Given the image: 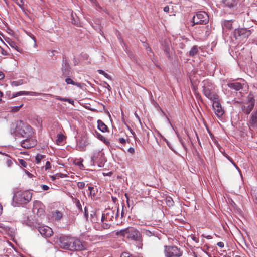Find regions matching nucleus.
<instances>
[{
	"instance_id": "f03ea898",
	"label": "nucleus",
	"mask_w": 257,
	"mask_h": 257,
	"mask_svg": "<svg viewBox=\"0 0 257 257\" xmlns=\"http://www.w3.org/2000/svg\"><path fill=\"white\" fill-rule=\"evenodd\" d=\"M32 196V193L28 190H14L12 202L13 206H19L28 203L31 200Z\"/></svg>"
},
{
	"instance_id": "58836bf2",
	"label": "nucleus",
	"mask_w": 257,
	"mask_h": 257,
	"mask_svg": "<svg viewBox=\"0 0 257 257\" xmlns=\"http://www.w3.org/2000/svg\"><path fill=\"white\" fill-rule=\"evenodd\" d=\"M45 168V170L46 171L48 170V169H50L51 167V163L49 161H47L46 162V164L45 166L44 167Z\"/></svg>"
},
{
	"instance_id": "4c0bfd02",
	"label": "nucleus",
	"mask_w": 257,
	"mask_h": 257,
	"mask_svg": "<svg viewBox=\"0 0 257 257\" xmlns=\"http://www.w3.org/2000/svg\"><path fill=\"white\" fill-rule=\"evenodd\" d=\"M65 82L67 84H74V81L70 78H67L65 79Z\"/></svg>"
},
{
	"instance_id": "e433bc0d",
	"label": "nucleus",
	"mask_w": 257,
	"mask_h": 257,
	"mask_svg": "<svg viewBox=\"0 0 257 257\" xmlns=\"http://www.w3.org/2000/svg\"><path fill=\"white\" fill-rule=\"evenodd\" d=\"M143 46L146 48V49L148 51H149L150 53H153V51L151 49V48L149 46L148 43L146 42L143 43Z\"/></svg>"
},
{
	"instance_id": "4468645a",
	"label": "nucleus",
	"mask_w": 257,
	"mask_h": 257,
	"mask_svg": "<svg viewBox=\"0 0 257 257\" xmlns=\"http://www.w3.org/2000/svg\"><path fill=\"white\" fill-rule=\"evenodd\" d=\"M218 100V99L217 100H212L213 101L212 106L215 114L218 117H221L223 115L224 111Z\"/></svg>"
},
{
	"instance_id": "f704fd0d",
	"label": "nucleus",
	"mask_w": 257,
	"mask_h": 257,
	"mask_svg": "<svg viewBox=\"0 0 257 257\" xmlns=\"http://www.w3.org/2000/svg\"><path fill=\"white\" fill-rule=\"evenodd\" d=\"M56 219L60 220L62 217V213L59 211H56L55 215Z\"/></svg>"
},
{
	"instance_id": "2eb2a0df",
	"label": "nucleus",
	"mask_w": 257,
	"mask_h": 257,
	"mask_svg": "<svg viewBox=\"0 0 257 257\" xmlns=\"http://www.w3.org/2000/svg\"><path fill=\"white\" fill-rule=\"evenodd\" d=\"M105 215L106 222H110L113 221L114 216L115 215V217H117L118 214V209H117V211L115 212V210L112 209H108L104 211Z\"/></svg>"
},
{
	"instance_id": "b1692460",
	"label": "nucleus",
	"mask_w": 257,
	"mask_h": 257,
	"mask_svg": "<svg viewBox=\"0 0 257 257\" xmlns=\"http://www.w3.org/2000/svg\"><path fill=\"white\" fill-rule=\"evenodd\" d=\"M198 50L197 46H194L189 51V54L190 57H193L194 56L196 55L198 53Z\"/></svg>"
},
{
	"instance_id": "5fc2aeb1",
	"label": "nucleus",
	"mask_w": 257,
	"mask_h": 257,
	"mask_svg": "<svg viewBox=\"0 0 257 257\" xmlns=\"http://www.w3.org/2000/svg\"><path fill=\"white\" fill-rule=\"evenodd\" d=\"M105 87L107 88L108 90H110L111 88L110 86L106 82L105 83Z\"/></svg>"
},
{
	"instance_id": "0eeeda50",
	"label": "nucleus",
	"mask_w": 257,
	"mask_h": 257,
	"mask_svg": "<svg viewBox=\"0 0 257 257\" xmlns=\"http://www.w3.org/2000/svg\"><path fill=\"white\" fill-rule=\"evenodd\" d=\"M164 252L167 257H180L182 252L176 246H165Z\"/></svg>"
},
{
	"instance_id": "603ef678",
	"label": "nucleus",
	"mask_w": 257,
	"mask_h": 257,
	"mask_svg": "<svg viewBox=\"0 0 257 257\" xmlns=\"http://www.w3.org/2000/svg\"><path fill=\"white\" fill-rule=\"evenodd\" d=\"M217 246L220 248H223L224 247V244L222 242H219L217 243Z\"/></svg>"
},
{
	"instance_id": "f8f14e48",
	"label": "nucleus",
	"mask_w": 257,
	"mask_h": 257,
	"mask_svg": "<svg viewBox=\"0 0 257 257\" xmlns=\"http://www.w3.org/2000/svg\"><path fill=\"white\" fill-rule=\"evenodd\" d=\"M71 68L69 65V62L65 56L62 58V63L61 70L63 75L65 76H68L71 73Z\"/></svg>"
},
{
	"instance_id": "aec40b11",
	"label": "nucleus",
	"mask_w": 257,
	"mask_h": 257,
	"mask_svg": "<svg viewBox=\"0 0 257 257\" xmlns=\"http://www.w3.org/2000/svg\"><path fill=\"white\" fill-rule=\"evenodd\" d=\"M6 41L11 47L14 48L18 52H21L22 51V49L18 46L16 43L12 41L11 39L9 38L8 40H6Z\"/></svg>"
},
{
	"instance_id": "a18cd8bd",
	"label": "nucleus",
	"mask_w": 257,
	"mask_h": 257,
	"mask_svg": "<svg viewBox=\"0 0 257 257\" xmlns=\"http://www.w3.org/2000/svg\"><path fill=\"white\" fill-rule=\"evenodd\" d=\"M132 255L128 252H124L121 254L120 257H131Z\"/></svg>"
},
{
	"instance_id": "20e7f679",
	"label": "nucleus",
	"mask_w": 257,
	"mask_h": 257,
	"mask_svg": "<svg viewBox=\"0 0 257 257\" xmlns=\"http://www.w3.org/2000/svg\"><path fill=\"white\" fill-rule=\"evenodd\" d=\"M16 132L22 137L29 138L33 134V128L29 125L25 124L22 120H19L16 124Z\"/></svg>"
},
{
	"instance_id": "bb28decb",
	"label": "nucleus",
	"mask_w": 257,
	"mask_h": 257,
	"mask_svg": "<svg viewBox=\"0 0 257 257\" xmlns=\"http://www.w3.org/2000/svg\"><path fill=\"white\" fill-rule=\"evenodd\" d=\"M45 157V155H41V154H37V156L35 157V162L36 164H39L41 160Z\"/></svg>"
},
{
	"instance_id": "5701e85b",
	"label": "nucleus",
	"mask_w": 257,
	"mask_h": 257,
	"mask_svg": "<svg viewBox=\"0 0 257 257\" xmlns=\"http://www.w3.org/2000/svg\"><path fill=\"white\" fill-rule=\"evenodd\" d=\"M96 135L97 137L99 140L102 141L103 143H104L106 145L109 144L110 143H109V141L107 140L106 139H105V138L103 136H102L101 134H100L99 133L96 132Z\"/></svg>"
},
{
	"instance_id": "69168bd1",
	"label": "nucleus",
	"mask_w": 257,
	"mask_h": 257,
	"mask_svg": "<svg viewBox=\"0 0 257 257\" xmlns=\"http://www.w3.org/2000/svg\"><path fill=\"white\" fill-rule=\"evenodd\" d=\"M124 214V209H123V208L122 210V211H121V216L123 217Z\"/></svg>"
},
{
	"instance_id": "6e6552de",
	"label": "nucleus",
	"mask_w": 257,
	"mask_h": 257,
	"mask_svg": "<svg viewBox=\"0 0 257 257\" xmlns=\"http://www.w3.org/2000/svg\"><path fill=\"white\" fill-rule=\"evenodd\" d=\"M255 104V99L251 93H249L247 97V102L245 105L241 107L242 111L246 114H249L253 108Z\"/></svg>"
},
{
	"instance_id": "680f3d73",
	"label": "nucleus",
	"mask_w": 257,
	"mask_h": 257,
	"mask_svg": "<svg viewBox=\"0 0 257 257\" xmlns=\"http://www.w3.org/2000/svg\"><path fill=\"white\" fill-rule=\"evenodd\" d=\"M230 204L232 205V207H235L236 205L235 204V203L233 201L231 200L230 202Z\"/></svg>"
},
{
	"instance_id": "de8ad7c7",
	"label": "nucleus",
	"mask_w": 257,
	"mask_h": 257,
	"mask_svg": "<svg viewBox=\"0 0 257 257\" xmlns=\"http://www.w3.org/2000/svg\"><path fill=\"white\" fill-rule=\"evenodd\" d=\"M128 152L130 153H131V154H134V153H135V149H134V148H133V147H130V148H128Z\"/></svg>"
},
{
	"instance_id": "39448f33",
	"label": "nucleus",
	"mask_w": 257,
	"mask_h": 257,
	"mask_svg": "<svg viewBox=\"0 0 257 257\" xmlns=\"http://www.w3.org/2000/svg\"><path fill=\"white\" fill-rule=\"evenodd\" d=\"M203 83V93L204 95L211 100H217L218 99V95L213 92L214 85L208 80H204Z\"/></svg>"
},
{
	"instance_id": "a19ab883",
	"label": "nucleus",
	"mask_w": 257,
	"mask_h": 257,
	"mask_svg": "<svg viewBox=\"0 0 257 257\" xmlns=\"http://www.w3.org/2000/svg\"><path fill=\"white\" fill-rule=\"evenodd\" d=\"M88 189L90 191V194L91 195H92L93 196H94L95 195V192L94 190V187L91 186L88 187Z\"/></svg>"
},
{
	"instance_id": "c03bdc74",
	"label": "nucleus",
	"mask_w": 257,
	"mask_h": 257,
	"mask_svg": "<svg viewBox=\"0 0 257 257\" xmlns=\"http://www.w3.org/2000/svg\"><path fill=\"white\" fill-rule=\"evenodd\" d=\"M6 163L8 167H11L13 164L12 161L10 159H7Z\"/></svg>"
},
{
	"instance_id": "052dcab7",
	"label": "nucleus",
	"mask_w": 257,
	"mask_h": 257,
	"mask_svg": "<svg viewBox=\"0 0 257 257\" xmlns=\"http://www.w3.org/2000/svg\"><path fill=\"white\" fill-rule=\"evenodd\" d=\"M73 85L77 86V87H81V84L80 83H77V82H74V84Z\"/></svg>"
},
{
	"instance_id": "3c124183",
	"label": "nucleus",
	"mask_w": 257,
	"mask_h": 257,
	"mask_svg": "<svg viewBox=\"0 0 257 257\" xmlns=\"http://www.w3.org/2000/svg\"><path fill=\"white\" fill-rule=\"evenodd\" d=\"M119 142L121 144H125L126 143V140L123 138H119Z\"/></svg>"
},
{
	"instance_id": "72a5a7b5",
	"label": "nucleus",
	"mask_w": 257,
	"mask_h": 257,
	"mask_svg": "<svg viewBox=\"0 0 257 257\" xmlns=\"http://www.w3.org/2000/svg\"><path fill=\"white\" fill-rule=\"evenodd\" d=\"M16 4L18 5V6L21 8L22 9H24V1L23 0H17L15 2Z\"/></svg>"
},
{
	"instance_id": "f3484780",
	"label": "nucleus",
	"mask_w": 257,
	"mask_h": 257,
	"mask_svg": "<svg viewBox=\"0 0 257 257\" xmlns=\"http://www.w3.org/2000/svg\"><path fill=\"white\" fill-rule=\"evenodd\" d=\"M29 94H30L31 95H41V93H37L36 92H29V91H19V92H18L13 94L12 96H11V97L10 98H13L14 97H18L20 95H28Z\"/></svg>"
},
{
	"instance_id": "6e6d98bb",
	"label": "nucleus",
	"mask_w": 257,
	"mask_h": 257,
	"mask_svg": "<svg viewBox=\"0 0 257 257\" xmlns=\"http://www.w3.org/2000/svg\"><path fill=\"white\" fill-rule=\"evenodd\" d=\"M65 99L66 100H65V102H68L70 104H73V103L74 102V101L72 100V99H68V98H65Z\"/></svg>"
},
{
	"instance_id": "4d7b16f0",
	"label": "nucleus",
	"mask_w": 257,
	"mask_h": 257,
	"mask_svg": "<svg viewBox=\"0 0 257 257\" xmlns=\"http://www.w3.org/2000/svg\"><path fill=\"white\" fill-rule=\"evenodd\" d=\"M169 11V7L168 6H166L164 8V11L165 12H168Z\"/></svg>"
},
{
	"instance_id": "0e129e2a",
	"label": "nucleus",
	"mask_w": 257,
	"mask_h": 257,
	"mask_svg": "<svg viewBox=\"0 0 257 257\" xmlns=\"http://www.w3.org/2000/svg\"><path fill=\"white\" fill-rule=\"evenodd\" d=\"M3 96V93L0 91V102H2V97Z\"/></svg>"
},
{
	"instance_id": "c85d7f7f",
	"label": "nucleus",
	"mask_w": 257,
	"mask_h": 257,
	"mask_svg": "<svg viewBox=\"0 0 257 257\" xmlns=\"http://www.w3.org/2000/svg\"><path fill=\"white\" fill-rule=\"evenodd\" d=\"M23 80L20 79L17 81H13L11 82V84L12 86H18L19 85L23 84Z\"/></svg>"
},
{
	"instance_id": "c9c22d12",
	"label": "nucleus",
	"mask_w": 257,
	"mask_h": 257,
	"mask_svg": "<svg viewBox=\"0 0 257 257\" xmlns=\"http://www.w3.org/2000/svg\"><path fill=\"white\" fill-rule=\"evenodd\" d=\"M19 162L21 166L23 167H27V162L23 159H19Z\"/></svg>"
},
{
	"instance_id": "7ed1b4c3",
	"label": "nucleus",
	"mask_w": 257,
	"mask_h": 257,
	"mask_svg": "<svg viewBox=\"0 0 257 257\" xmlns=\"http://www.w3.org/2000/svg\"><path fill=\"white\" fill-rule=\"evenodd\" d=\"M116 235L136 241H139L141 239V233L134 227H128L118 231L116 232Z\"/></svg>"
},
{
	"instance_id": "412c9836",
	"label": "nucleus",
	"mask_w": 257,
	"mask_h": 257,
	"mask_svg": "<svg viewBox=\"0 0 257 257\" xmlns=\"http://www.w3.org/2000/svg\"><path fill=\"white\" fill-rule=\"evenodd\" d=\"M98 128L102 132H106L108 131V127L107 125L101 120L97 121Z\"/></svg>"
},
{
	"instance_id": "bf43d9fd",
	"label": "nucleus",
	"mask_w": 257,
	"mask_h": 257,
	"mask_svg": "<svg viewBox=\"0 0 257 257\" xmlns=\"http://www.w3.org/2000/svg\"><path fill=\"white\" fill-rule=\"evenodd\" d=\"M4 74L2 72L0 71V80L3 79L4 78Z\"/></svg>"
},
{
	"instance_id": "774afa93",
	"label": "nucleus",
	"mask_w": 257,
	"mask_h": 257,
	"mask_svg": "<svg viewBox=\"0 0 257 257\" xmlns=\"http://www.w3.org/2000/svg\"><path fill=\"white\" fill-rule=\"evenodd\" d=\"M146 234L147 235H149V234H151V232L150 231H146Z\"/></svg>"
},
{
	"instance_id": "e2e57ef3",
	"label": "nucleus",
	"mask_w": 257,
	"mask_h": 257,
	"mask_svg": "<svg viewBox=\"0 0 257 257\" xmlns=\"http://www.w3.org/2000/svg\"><path fill=\"white\" fill-rule=\"evenodd\" d=\"M203 236L207 239H208L212 238V237L210 235L204 236V235H203Z\"/></svg>"
},
{
	"instance_id": "ea45409f",
	"label": "nucleus",
	"mask_w": 257,
	"mask_h": 257,
	"mask_svg": "<svg viewBox=\"0 0 257 257\" xmlns=\"http://www.w3.org/2000/svg\"><path fill=\"white\" fill-rule=\"evenodd\" d=\"M22 106H23V104H21L20 106H15V107H13L12 111L14 112H17L22 107Z\"/></svg>"
},
{
	"instance_id": "338daca9",
	"label": "nucleus",
	"mask_w": 257,
	"mask_h": 257,
	"mask_svg": "<svg viewBox=\"0 0 257 257\" xmlns=\"http://www.w3.org/2000/svg\"><path fill=\"white\" fill-rule=\"evenodd\" d=\"M2 205L0 204V215L2 213Z\"/></svg>"
},
{
	"instance_id": "1a4fd4ad",
	"label": "nucleus",
	"mask_w": 257,
	"mask_h": 257,
	"mask_svg": "<svg viewBox=\"0 0 257 257\" xmlns=\"http://www.w3.org/2000/svg\"><path fill=\"white\" fill-rule=\"evenodd\" d=\"M251 34V30L246 28H239L234 31V35L236 39L243 40L247 38Z\"/></svg>"
},
{
	"instance_id": "8fccbe9b",
	"label": "nucleus",
	"mask_w": 257,
	"mask_h": 257,
	"mask_svg": "<svg viewBox=\"0 0 257 257\" xmlns=\"http://www.w3.org/2000/svg\"><path fill=\"white\" fill-rule=\"evenodd\" d=\"M41 187L43 190H48L49 189V186L46 185H42Z\"/></svg>"
},
{
	"instance_id": "c756f323",
	"label": "nucleus",
	"mask_w": 257,
	"mask_h": 257,
	"mask_svg": "<svg viewBox=\"0 0 257 257\" xmlns=\"http://www.w3.org/2000/svg\"><path fill=\"white\" fill-rule=\"evenodd\" d=\"M97 72L99 74L103 75L107 79L111 80V77L107 73H105L103 70L99 69L97 70Z\"/></svg>"
},
{
	"instance_id": "13d9d810",
	"label": "nucleus",
	"mask_w": 257,
	"mask_h": 257,
	"mask_svg": "<svg viewBox=\"0 0 257 257\" xmlns=\"http://www.w3.org/2000/svg\"><path fill=\"white\" fill-rule=\"evenodd\" d=\"M101 221L102 222H104V221H106L105 215L104 212L102 214V217H101Z\"/></svg>"
},
{
	"instance_id": "a211bd4d",
	"label": "nucleus",
	"mask_w": 257,
	"mask_h": 257,
	"mask_svg": "<svg viewBox=\"0 0 257 257\" xmlns=\"http://www.w3.org/2000/svg\"><path fill=\"white\" fill-rule=\"evenodd\" d=\"M249 124L253 128H257V109L251 114Z\"/></svg>"
},
{
	"instance_id": "864d4df0",
	"label": "nucleus",
	"mask_w": 257,
	"mask_h": 257,
	"mask_svg": "<svg viewBox=\"0 0 257 257\" xmlns=\"http://www.w3.org/2000/svg\"><path fill=\"white\" fill-rule=\"evenodd\" d=\"M1 54L3 55L6 56L8 55V53H7V52L3 48L1 47Z\"/></svg>"
},
{
	"instance_id": "f257e3e1",
	"label": "nucleus",
	"mask_w": 257,
	"mask_h": 257,
	"mask_svg": "<svg viewBox=\"0 0 257 257\" xmlns=\"http://www.w3.org/2000/svg\"><path fill=\"white\" fill-rule=\"evenodd\" d=\"M57 243L60 248L71 251H81L86 248L79 239L71 235H61Z\"/></svg>"
},
{
	"instance_id": "9d476101",
	"label": "nucleus",
	"mask_w": 257,
	"mask_h": 257,
	"mask_svg": "<svg viewBox=\"0 0 257 257\" xmlns=\"http://www.w3.org/2000/svg\"><path fill=\"white\" fill-rule=\"evenodd\" d=\"M36 227L41 235L45 238L50 237L53 234L52 229L47 226L38 225Z\"/></svg>"
},
{
	"instance_id": "393cba45",
	"label": "nucleus",
	"mask_w": 257,
	"mask_h": 257,
	"mask_svg": "<svg viewBox=\"0 0 257 257\" xmlns=\"http://www.w3.org/2000/svg\"><path fill=\"white\" fill-rule=\"evenodd\" d=\"M166 204L170 207L173 206L174 204V202L172 198L169 196L166 197Z\"/></svg>"
},
{
	"instance_id": "a878e982",
	"label": "nucleus",
	"mask_w": 257,
	"mask_h": 257,
	"mask_svg": "<svg viewBox=\"0 0 257 257\" xmlns=\"http://www.w3.org/2000/svg\"><path fill=\"white\" fill-rule=\"evenodd\" d=\"M65 176V175L62 173H57L54 175L51 176L50 178H51L52 181H54L56 179H58L59 178H63Z\"/></svg>"
},
{
	"instance_id": "473e14b6",
	"label": "nucleus",
	"mask_w": 257,
	"mask_h": 257,
	"mask_svg": "<svg viewBox=\"0 0 257 257\" xmlns=\"http://www.w3.org/2000/svg\"><path fill=\"white\" fill-rule=\"evenodd\" d=\"M224 25L228 29H232V25L231 24V21H225L224 22Z\"/></svg>"
},
{
	"instance_id": "9b49d317",
	"label": "nucleus",
	"mask_w": 257,
	"mask_h": 257,
	"mask_svg": "<svg viewBox=\"0 0 257 257\" xmlns=\"http://www.w3.org/2000/svg\"><path fill=\"white\" fill-rule=\"evenodd\" d=\"M37 141L33 138V136L29 138H26L21 142V146L24 148H31L36 145Z\"/></svg>"
},
{
	"instance_id": "49530a36",
	"label": "nucleus",
	"mask_w": 257,
	"mask_h": 257,
	"mask_svg": "<svg viewBox=\"0 0 257 257\" xmlns=\"http://www.w3.org/2000/svg\"><path fill=\"white\" fill-rule=\"evenodd\" d=\"M227 159L233 164V165L235 167V168L239 170V168L238 167V166L235 164V163L233 162V161L232 160V159L229 157H227Z\"/></svg>"
},
{
	"instance_id": "09e8293b",
	"label": "nucleus",
	"mask_w": 257,
	"mask_h": 257,
	"mask_svg": "<svg viewBox=\"0 0 257 257\" xmlns=\"http://www.w3.org/2000/svg\"><path fill=\"white\" fill-rule=\"evenodd\" d=\"M55 97L56 99L60 100L62 101H65V100H66L65 98H62L60 96H56Z\"/></svg>"
},
{
	"instance_id": "6ab92c4d",
	"label": "nucleus",
	"mask_w": 257,
	"mask_h": 257,
	"mask_svg": "<svg viewBox=\"0 0 257 257\" xmlns=\"http://www.w3.org/2000/svg\"><path fill=\"white\" fill-rule=\"evenodd\" d=\"M228 86L229 88L236 91H239L243 89L242 84L239 82L229 83L228 84Z\"/></svg>"
},
{
	"instance_id": "dca6fc26",
	"label": "nucleus",
	"mask_w": 257,
	"mask_h": 257,
	"mask_svg": "<svg viewBox=\"0 0 257 257\" xmlns=\"http://www.w3.org/2000/svg\"><path fill=\"white\" fill-rule=\"evenodd\" d=\"M89 144L88 139L85 137L81 138L77 143V147L79 151H84L85 147Z\"/></svg>"
},
{
	"instance_id": "423d86ee",
	"label": "nucleus",
	"mask_w": 257,
	"mask_h": 257,
	"mask_svg": "<svg viewBox=\"0 0 257 257\" xmlns=\"http://www.w3.org/2000/svg\"><path fill=\"white\" fill-rule=\"evenodd\" d=\"M209 18L208 14L204 11H199L196 13V15L192 19L193 25H205L209 22Z\"/></svg>"
},
{
	"instance_id": "79ce46f5",
	"label": "nucleus",
	"mask_w": 257,
	"mask_h": 257,
	"mask_svg": "<svg viewBox=\"0 0 257 257\" xmlns=\"http://www.w3.org/2000/svg\"><path fill=\"white\" fill-rule=\"evenodd\" d=\"M78 187L80 189H82L85 187V183L83 182H79L77 183Z\"/></svg>"
},
{
	"instance_id": "4be33fe9",
	"label": "nucleus",
	"mask_w": 257,
	"mask_h": 257,
	"mask_svg": "<svg viewBox=\"0 0 257 257\" xmlns=\"http://www.w3.org/2000/svg\"><path fill=\"white\" fill-rule=\"evenodd\" d=\"M224 4L227 7L231 8L236 5V2L235 0H223Z\"/></svg>"
},
{
	"instance_id": "37998d69",
	"label": "nucleus",
	"mask_w": 257,
	"mask_h": 257,
	"mask_svg": "<svg viewBox=\"0 0 257 257\" xmlns=\"http://www.w3.org/2000/svg\"><path fill=\"white\" fill-rule=\"evenodd\" d=\"M108 222H106L103 223L102 227L104 229H107L110 227V224Z\"/></svg>"
},
{
	"instance_id": "cd10ccee",
	"label": "nucleus",
	"mask_w": 257,
	"mask_h": 257,
	"mask_svg": "<svg viewBox=\"0 0 257 257\" xmlns=\"http://www.w3.org/2000/svg\"><path fill=\"white\" fill-rule=\"evenodd\" d=\"M71 22L72 23L76 26H79L80 24V22L77 18L76 19L74 18V14L73 13L71 15Z\"/></svg>"
},
{
	"instance_id": "7c9ffc66",
	"label": "nucleus",
	"mask_w": 257,
	"mask_h": 257,
	"mask_svg": "<svg viewBox=\"0 0 257 257\" xmlns=\"http://www.w3.org/2000/svg\"><path fill=\"white\" fill-rule=\"evenodd\" d=\"M74 202L75 203L76 206L78 208V209L81 211H82V208L80 201L78 199L75 198L74 199Z\"/></svg>"
},
{
	"instance_id": "ddd939ff",
	"label": "nucleus",
	"mask_w": 257,
	"mask_h": 257,
	"mask_svg": "<svg viewBox=\"0 0 257 257\" xmlns=\"http://www.w3.org/2000/svg\"><path fill=\"white\" fill-rule=\"evenodd\" d=\"M162 49L168 58L171 57L172 53L171 43L170 40L166 39L162 43Z\"/></svg>"
},
{
	"instance_id": "2f4dec72",
	"label": "nucleus",
	"mask_w": 257,
	"mask_h": 257,
	"mask_svg": "<svg viewBox=\"0 0 257 257\" xmlns=\"http://www.w3.org/2000/svg\"><path fill=\"white\" fill-rule=\"evenodd\" d=\"M99 155V152L94 153L93 155L91 156V161L93 163H94L97 160V159Z\"/></svg>"
}]
</instances>
